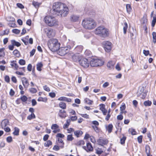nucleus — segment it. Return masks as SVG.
<instances>
[{
  "instance_id": "9b49d317",
  "label": "nucleus",
  "mask_w": 156,
  "mask_h": 156,
  "mask_svg": "<svg viewBox=\"0 0 156 156\" xmlns=\"http://www.w3.org/2000/svg\"><path fill=\"white\" fill-rule=\"evenodd\" d=\"M45 32L46 33L47 37L49 38L54 37L55 36V31L51 28L45 29Z\"/></svg>"
},
{
  "instance_id": "79ce46f5",
  "label": "nucleus",
  "mask_w": 156,
  "mask_h": 156,
  "mask_svg": "<svg viewBox=\"0 0 156 156\" xmlns=\"http://www.w3.org/2000/svg\"><path fill=\"white\" fill-rule=\"evenodd\" d=\"M74 139L72 134L68 135L67 136V140L68 141H72Z\"/></svg>"
},
{
  "instance_id": "4be33fe9",
  "label": "nucleus",
  "mask_w": 156,
  "mask_h": 156,
  "mask_svg": "<svg viewBox=\"0 0 156 156\" xmlns=\"http://www.w3.org/2000/svg\"><path fill=\"white\" fill-rule=\"evenodd\" d=\"M79 19V16H78L73 15L71 17L70 20L72 21L75 22L78 21Z\"/></svg>"
},
{
  "instance_id": "bf43d9fd",
  "label": "nucleus",
  "mask_w": 156,
  "mask_h": 156,
  "mask_svg": "<svg viewBox=\"0 0 156 156\" xmlns=\"http://www.w3.org/2000/svg\"><path fill=\"white\" fill-rule=\"evenodd\" d=\"M69 113L73 115H75L76 114V113L75 111L71 109H69Z\"/></svg>"
},
{
  "instance_id": "a878e982",
  "label": "nucleus",
  "mask_w": 156,
  "mask_h": 156,
  "mask_svg": "<svg viewBox=\"0 0 156 156\" xmlns=\"http://www.w3.org/2000/svg\"><path fill=\"white\" fill-rule=\"evenodd\" d=\"M70 122V119H67L66 120V122L63 126V128L64 129H66L68 128Z\"/></svg>"
},
{
  "instance_id": "f8f14e48",
  "label": "nucleus",
  "mask_w": 156,
  "mask_h": 156,
  "mask_svg": "<svg viewBox=\"0 0 156 156\" xmlns=\"http://www.w3.org/2000/svg\"><path fill=\"white\" fill-rule=\"evenodd\" d=\"M83 56L79 53H76L72 56L73 59L75 62L78 61L79 62L80 60L82 58Z\"/></svg>"
},
{
  "instance_id": "680f3d73",
  "label": "nucleus",
  "mask_w": 156,
  "mask_h": 156,
  "mask_svg": "<svg viewBox=\"0 0 156 156\" xmlns=\"http://www.w3.org/2000/svg\"><path fill=\"white\" fill-rule=\"evenodd\" d=\"M81 116L83 118L86 119H88L89 118V116L87 114H80Z\"/></svg>"
},
{
  "instance_id": "aec40b11",
  "label": "nucleus",
  "mask_w": 156,
  "mask_h": 156,
  "mask_svg": "<svg viewBox=\"0 0 156 156\" xmlns=\"http://www.w3.org/2000/svg\"><path fill=\"white\" fill-rule=\"evenodd\" d=\"M115 64L114 62L110 61L108 62L107 64V66L110 69H113L114 66Z\"/></svg>"
},
{
  "instance_id": "423d86ee",
  "label": "nucleus",
  "mask_w": 156,
  "mask_h": 156,
  "mask_svg": "<svg viewBox=\"0 0 156 156\" xmlns=\"http://www.w3.org/2000/svg\"><path fill=\"white\" fill-rule=\"evenodd\" d=\"M104 63L103 61L101 59L93 58L90 61V65L92 67H97L102 66Z\"/></svg>"
},
{
  "instance_id": "f257e3e1",
  "label": "nucleus",
  "mask_w": 156,
  "mask_h": 156,
  "mask_svg": "<svg viewBox=\"0 0 156 156\" xmlns=\"http://www.w3.org/2000/svg\"><path fill=\"white\" fill-rule=\"evenodd\" d=\"M95 34L102 37H106L109 34V30L103 26H99L94 30Z\"/></svg>"
},
{
  "instance_id": "c756f323",
  "label": "nucleus",
  "mask_w": 156,
  "mask_h": 156,
  "mask_svg": "<svg viewBox=\"0 0 156 156\" xmlns=\"http://www.w3.org/2000/svg\"><path fill=\"white\" fill-rule=\"evenodd\" d=\"M43 64L41 62H39L37 65V69L39 71H41V68L43 66Z\"/></svg>"
},
{
  "instance_id": "1a4fd4ad",
  "label": "nucleus",
  "mask_w": 156,
  "mask_h": 156,
  "mask_svg": "<svg viewBox=\"0 0 156 156\" xmlns=\"http://www.w3.org/2000/svg\"><path fill=\"white\" fill-rule=\"evenodd\" d=\"M80 65L84 68H88L90 64V62L88 59L83 57L81 60H80L79 62Z\"/></svg>"
},
{
  "instance_id": "6e6d98bb",
  "label": "nucleus",
  "mask_w": 156,
  "mask_h": 156,
  "mask_svg": "<svg viewBox=\"0 0 156 156\" xmlns=\"http://www.w3.org/2000/svg\"><path fill=\"white\" fill-rule=\"evenodd\" d=\"M60 148V146L57 145H55L53 147V149L55 151H58L59 150Z\"/></svg>"
},
{
  "instance_id": "052dcab7",
  "label": "nucleus",
  "mask_w": 156,
  "mask_h": 156,
  "mask_svg": "<svg viewBox=\"0 0 156 156\" xmlns=\"http://www.w3.org/2000/svg\"><path fill=\"white\" fill-rule=\"evenodd\" d=\"M91 53L90 51L89 50H86L84 52L85 55L87 56L90 55L91 54Z\"/></svg>"
},
{
  "instance_id": "49530a36",
  "label": "nucleus",
  "mask_w": 156,
  "mask_h": 156,
  "mask_svg": "<svg viewBox=\"0 0 156 156\" xmlns=\"http://www.w3.org/2000/svg\"><path fill=\"white\" fill-rule=\"evenodd\" d=\"M153 38V42L154 43H156V33L154 32L152 33Z\"/></svg>"
},
{
  "instance_id": "f704fd0d",
  "label": "nucleus",
  "mask_w": 156,
  "mask_h": 156,
  "mask_svg": "<svg viewBox=\"0 0 156 156\" xmlns=\"http://www.w3.org/2000/svg\"><path fill=\"white\" fill-rule=\"evenodd\" d=\"M152 104V102L151 101L147 100L144 101V105L145 106H150Z\"/></svg>"
},
{
  "instance_id": "cd10ccee",
  "label": "nucleus",
  "mask_w": 156,
  "mask_h": 156,
  "mask_svg": "<svg viewBox=\"0 0 156 156\" xmlns=\"http://www.w3.org/2000/svg\"><path fill=\"white\" fill-rule=\"evenodd\" d=\"M128 26L127 23L125 22L124 23L123 27V33L125 34H126V33L127 30L128 28Z\"/></svg>"
},
{
  "instance_id": "72a5a7b5",
  "label": "nucleus",
  "mask_w": 156,
  "mask_h": 156,
  "mask_svg": "<svg viewBox=\"0 0 156 156\" xmlns=\"http://www.w3.org/2000/svg\"><path fill=\"white\" fill-rule=\"evenodd\" d=\"M13 53L16 57H19L20 56V52L17 49L13 51Z\"/></svg>"
},
{
  "instance_id": "de8ad7c7",
  "label": "nucleus",
  "mask_w": 156,
  "mask_h": 156,
  "mask_svg": "<svg viewBox=\"0 0 156 156\" xmlns=\"http://www.w3.org/2000/svg\"><path fill=\"white\" fill-rule=\"evenodd\" d=\"M126 139V137L125 136H123L120 139V143L122 144H124L125 143V140Z\"/></svg>"
},
{
  "instance_id": "37998d69",
  "label": "nucleus",
  "mask_w": 156,
  "mask_h": 156,
  "mask_svg": "<svg viewBox=\"0 0 156 156\" xmlns=\"http://www.w3.org/2000/svg\"><path fill=\"white\" fill-rule=\"evenodd\" d=\"M84 101L85 103L88 104L89 105H91L92 104L93 102V101H91L88 98H86L84 100Z\"/></svg>"
},
{
  "instance_id": "f3484780",
  "label": "nucleus",
  "mask_w": 156,
  "mask_h": 156,
  "mask_svg": "<svg viewBox=\"0 0 156 156\" xmlns=\"http://www.w3.org/2000/svg\"><path fill=\"white\" fill-rule=\"evenodd\" d=\"M57 144L60 146V148H63L64 147V143L63 140L60 138H58L57 141H56Z\"/></svg>"
},
{
  "instance_id": "4c0bfd02",
  "label": "nucleus",
  "mask_w": 156,
  "mask_h": 156,
  "mask_svg": "<svg viewBox=\"0 0 156 156\" xmlns=\"http://www.w3.org/2000/svg\"><path fill=\"white\" fill-rule=\"evenodd\" d=\"M33 5L36 8H38L39 6L41 3L34 1H33L32 2Z\"/></svg>"
},
{
  "instance_id": "2eb2a0df",
  "label": "nucleus",
  "mask_w": 156,
  "mask_h": 156,
  "mask_svg": "<svg viewBox=\"0 0 156 156\" xmlns=\"http://www.w3.org/2000/svg\"><path fill=\"white\" fill-rule=\"evenodd\" d=\"M83 148L87 152L91 151L93 149V147L90 143H88L87 144V146H83Z\"/></svg>"
},
{
  "instance_id": "e433bc0d",
  "label": "nucleus",
  "mask_w": 156,
  "mask_h": 156,
  "mask_svg": "<svg viewBox=\"0 0 156 156\" xmlns=\"http://www.w3.org/2000/svg\"><path fill=\"white\" fill-rule=\"evenodd\" d=\"M126 7L127 12L129 13L132 9L131 5L129 4H127L126 5Z\"/></svg>"
},
{
  "instance_id": "338daca9",
  "label": "nucleus",
  "mask_w": 156,
  "mask_h": 156,
  "mask_svg": "<svg viewBox=\"0 0 156 156\" xmlns=\"http://www.w3.org/2000/svg\"><path fill=\"white\" fill-rule=\"evenodd\" d=\"M67 131L68 133H71L72 132H74V130L73 128H70L67 129Z\"/></svg>"
},
{
  "instance_id": "58836bf2",
  "label": "nucleus",
  "mask_w": 156,
  "mask_h": 156,
  "mask_svg": "<svg viewBox=\"0 0 156 156\" xmlns=\"http://www.w3.org/2000/svg\"><path fill=\"white\" fill-rule=\"evenodd\" d=\"M129 132L132 135H135L136 134V132L135 130L133 128H131L129 129Z\"/></svg>"
},
{
  "instance_id": "9d476101",
  "label": "nucleus",
  "mask_w": 156,
  "mask_h": 156,
  "mask_svg": "<svg viewBox=\"0 0 156 156\" xmlns=\"http://www.w3.org/2000/svg\"><path fill=\"white\" fill-rule=\"evenodd\" d=\"M102 44L106 52H109L111 51L112 45L111 42L109 41H105L103 42Z\"/></svg>"
},
{
  "instance_id": "0e129e2a",
  "label": "nucleus",
  "mask_w": 156,
  "mask_h": 156,
  "mask_svg": "<svg viewBox=\"0 0 156 156\" xmlns=\"http://www.w3.org/2000/svg\"><path fill=\"white\" fill-rule=\"evenodd\" d=\"M45 91L49 92L50 91V90L49 87L46 85H45L43 87Z\"/></svg>"
},
{
  "instance_id": "774afa93",
  "label": "nucleus",
  "mask_w": 156,
  "mask_h": 156,
  "mask_svg": "<svg viewBox=\"0 0 156 156\" xmlns=\"http://www.w3.org/2000/svg\"><path fill=\"white\" fill-rule=\"evenodd\" d=\"M123 119V116L121 114L117 116V119L118 120H121Z\"/></svg>"
},
{
  "instance_id": "c85d7f7f",
  "label": "nucleus",
  "mask_w": 156,
  "mask_h": 156,
  "mask_svg": "<svg viewBox=\"0 0 156 156\" xmlns=\"http://www.w3.org/2000/svg\"><path fill=\"white\" fill-rule=\"evenodd\" d=\"M11 42L12 44L14 46L19 47L21 45V44L19 42H17L14 40H12L11 41Z\"/></svg>"
},
{
  "instance_id": "393cba45",
  "label": "nucleus",
  "mask_w": 156,
  "mask_h": 156,
  "mask_svg": "<svg viewBox=\"0 0 156 156\" xmlns=\"http://www.w3.org/2000/svg\"><path fill=\"white\" fill-rule=\"evenodd\" d=\"M16 61H11V64H10V65L12 67L14 68V69L17 70L19 66L16 63Z\"/></svg>"
},
{
  "instance_id": "5701e85b",
  "label": "nucleus",
  "mask_w": 156,
  "mask_h": 156,
  "mask_svg": "<svg viewBox=\"0 0 156 156\" xmlns=\"http://www.w3.org/2000/svg\"><path fill=\"white\" fill-rule=\"evenodd\" d=\"M58 100L60 101H64L67 102H70L71 101V99L70 98H68L65 97H61L58 99Z\"/></svg>"
},
{
  "instance_id": "dca6fc26",
  "label": "nucleus",
  "mask_w": 156,
  "mask_h": 156,
  "mask_svg": "<svg viewBox=\"0 0 156 156\" xmlns=\"http://www.w3.org/2000/svg\"><path fill=\"white\" fill-rule=\"evenodd\" d=\"M100 110L102 111L104 115H106L107 112V110L105 108V105L103 104L100 105Z\"/></svg>"
},
{
  "instance_id": "0eeeda50",
  "label": "nucleus",
  "mask_w": 156,
  "mask_h": 156,
  "mask_svg": "<svg viewBox=\"0 0 156 156\" xmlns=\"http://www.w3.org/2000/svg\"><path fill=\"white\" fill-rule=\"evenodd\" d=\"M71 46L68 45L67 47H61L59 48L58 51V54L61 56H63L68 53L71 48Z\"/></svg>"
},
{
  "instance_id": "864d4df0",
  "label": "nucleus",
  "mask_w": 156,
  "mask_h": 156,
  "mask_svg": "<svg viewBox=\"0 0 156 156\" xmlns=\"http://www.w3.org/2000/svg\"><path fill=\"white\" fill-rule=\"evenodd\" d=\"M126 107L125 103H122V105L120 107V110L121 111H122L126 108Z\"/></svg>"
},
{
  "instance_id": "603ef678",
  "label": "nucleus",
  "mask_w": 156,
  "mask_h": 156,
  "mask_svg": "<svg viewBox=\"0 0 156 156\" xmlns=\"http://www.w3.org/2000/svg\"><path fill=\"white\" fill-rule=\"evenodd\" d=\"M20 99L23 102H25L27 100V98L26 96H23L21 97Z\"/></svg>"
},
{
  "instance_id": "f03ea898",
  "label": "nucleus",
  "mask_w": 156,
  "mask_h": 156,
  "mask_svg": "<svg viewBox=\"0 0 156 156\" xmlns=\"http://www.w3.org/2000/svg\"><path fill=\"white\" fill-rule=\"evenodd\" d=\"M82 25L85 29L92 30L96 27L97 23L94 20L91 18H89L83 20Z\"/></svg>"
},
{
  "instance_id": "b1692460",
  "label": "nucleus",
  "mask_w": 156,
  "mask_h": 156,
  "mask_svg": "<svg viewBox=\"0 0 156 156\" xmlns=\"http://www.w3.org/2000/svg\"><path fill=\"white\" fill-rule=\"evenodd\" d=\"M145 152L147 154V156H152V155L150 153V146L147 145L145 147Z\"/></svg>"
},
{
  "instance_id": "473e14b6",
  "label": "nucleus",
  "mask_w": 156,
  "mask_h": 156,
  "mask_svg": "<svg viewBox=\"0 0 156 156\" xmlns=\"http://www.w3.org/2000/svg\"><path fill=\"white\" fill-rule=\"evenodd\" d=\"M113 128V126L112 124H109L107 127V130L108 133H110L111 132Z\"/></svg>"
},
{
  "instance_id": "13d9d810",
  "label": "nucleus",
  "mask_w": 156,
  "mask_h": 156,
  "mask_svg": "<svg viewBox=\"0 0 156 156\" xmlns=\"http://www.w3.org/2000/svg\"><path fill=\"white\" fill-rule=\"evenodd\" d=\"M12 32L14 34H18L20 32V30L17 29H14L12 30Z\"/></svg>"
},
{
  "instance_id": "c9c22d12",
  "label": "nucleus",
  "mask_w": 156,
  "mask_h": 156,
  "mask_svg": "<svg viewBox=\"0 0 156 156\" xmlns=\"http://www.w3.org/2000/svg\"><path fill=\"white\" fill-rule=\"evenodd\" d=\"M29 91L32 94H34L36 93L37 91V90L35 88L31 87L29 89Z\"/></svg>"
},
{
  "instance_id": "2f4dec72",
  "label": "nucleus",
  "mask_w": 156,
  "mask_h": 156,
  "mask_svg": "<svg viewBox=\"0 0 156 156\" xmlns=\"http://www.w3.org/2000/svg\"><path fill=\"white\" fill-rule=\"evenodd\" d=\"M59 105L61 108L63 109H65L66 108V105L64 102H60Z\"/></svg>"
},
{
  "instance_id": "a19ab883",
  "label": "nucleus",
  "mask_w": 156,
  "mask_h": 156,
  "mask_svg": "<svg viewBox=\"0 0 156 156\" xmlns=\"http://www.w3.org/2000/svg\"><path fill=\"white\" fill-rule=\"evenodd\" d=\"M83 46L81 45L78 46L75 48L76 50L79 52H81L83 49Z\"/></svg>"
},
{
  "instance_id": "ea45409f",
  "label": "nucleus",
  "mask_w": 156,
  "mask_h": 156,
  "mask_svg": "<svg viewBox=\"0 0 156 156\" xmlns=\"http://www.w3.org/2000/svg\"><path fill=\"white\" fill-rule=\"evenodd\" d=\"M35 118V115L34 113H32L27 116V119L29 120H30L32 119H34Z\"/></svg>"
},
{
  "instance_id": "5fc2aeb1",
  "label": "nucleus",
  "mask_w": 156,
  "mask_h": 156,
  "mask_svg": "<svg viewBox=\"0 0 156 156\" xmlns=\"http://www.w3.org/2000/svg\"><path fill=\"white\" fill-rule=\"evenodd\" d=\"M84 144V142L83 140H80L77 142L76 145L78 146H80L82 145H83Z\"/></svg>"
},
{
  "instance_id": "8fccbe9b",
  "label": "nucleus",
  "mask_w": 156,
  "mask_h": 156,
  "mask_svg": "<svg viewBox=\"0 0 156 156\" xmlns=\"http://www.w3.org/2000/svg\"><path fill=\"white\" fill-rule=\"evenodd\" d=\"M6 141L8 143H10L12 141V137L11 136L7 137L6 139Z\"/></svg>"
},
{
  "instance_id": "6ab92c4d",
  "label": "nucleus",
  "mask_w": 156,
  "mask_h": 156,
  "mask_svg": "<svg viewBox=\"0 0 156 156\" xmlns=\"http://www.w3.org/2000/svg\"><path fill=\"white\" fill-rule=\"evenodd\" d=\"M66 112L64 110H60L58 113V115L61 118H65L66 117Z\"/></svg>"
},
{
  "instance_id": "4d7b16f0",
  "label": "nucleus",
  "mask_w": 156,
  "mask_h": 156,
  "mask_svg": "<svg viewBox=\"0 0 156 156\" xmlns=\"http://www.w3.org/2000/svg\"><path fill=\"white\" fill-rule=\"evenodd\" d=\"M77 117L76 116H72L70 117V121L71 120L73 121H76L77 119Z\"/></svg>"
},
{
  "instance_id": "ddd939ff",
  "label": "nucleus",
  "mask_w": 156,
  "mask_h": 156,
  "mask_svg": "<svg viewBox=\"0 0 156 156\" xmlns=\"http://www.w3.org/2000/svg\"><path fill=\"white\" fill-rule=\"evenodd\" d=\"M97 142L99 144L102 146L107 144L108 142L107 140L101 137H100L98 140Z\"/></svg>"
},
{
  "instance_id": "7ed1b4c3",
  "label": "nucleus",
  "mask_w": 156,
  "mask_h": 156,
  "mask_svg": "<svg viewBox=\"0 0 156 156\" xmlns=\"http://www.w3.org/2000/svg\"><path fill=\"white\" fill-rule=\"evenodd\" d=\"M48 44L49 48L52 51H56L60 47V44L55 39H52L48 41Z\"/></svg>"
},
{
  "instance_id": "412c9836",
  "label": "nucleus",
  "mask_w": 156,
  "mask_h": 156,
  "mask_svg": "<svg viewBox=\"0 0 156 156\" xmlns=\"http://www.w3.org/2000/svg\"><path fill=\"white\" fill-rule=\"evenodd\" d=\"M9 121L7 119H5L3 120L1 123V126L2 128L5 127L9 125Z\"/></svg>"
},
{
  "instance_id": "7c9ffc66",
  "label": "nucleus",
  "mask_w": 156,
  "mask_h": 156,
  "mask_svg": "<svg viewBox=\"0 0 156 156\" xmlns=\"http://www.w3.org/2000/svg\"><path fill=\"white\" fill-rule=\"evenodd\" d=\"M14 130L13 132V134L14 135L18 136L19 135V129L17 127H15L14 128Z\"/></svg>"
},
{
  "instance_id": "bb28decb",
  "label": "nucleus",
  "mask_w": 156,
  "mask_h": 156,
  "mask_svg": "<svg viewBox=\"0 0 156 156\" xmlns=\"http://www.w3.org/2000/svg\"><path fill=\"white\" fill-rule=\"evenodd\" d=\"M74 134L77 137H79L82 134L83 132L81 130H77L74 132Z\"/></svg>"
},
{
  "instance_id": "6e6552de",
  "label": "nucleus",
  "mask_w": 156,
  "mask_h": 156,
  "mask_svg": "<svg viewBox=\"0 0 156 156\" xmlns=\"http://www.w3.org/2000/svg\"><path fill=\"white\" fill-rule=\"evenodd\" d=\"M63 5L64 7L63 8V9L60 10L59 12H58V15L62 17L66 16L68 13L69 10L68 7L66 4H63Z\"/></svg>"
},
{
  "instance_id": "20e7f679",
  "label": "nucleus",
  "mask_w": 156,
  "mask_h": 156,
  "mask_svg": "<svg viewBox=\"0 0 156 156\" xmlns=\"http://www.w3.org/2000/svg\"><path fill=\"white\" fill-rule=\"evenodd\" d=\"M46 23L49 26H52L57 24V21L55 18L51 16H46L44 18Z\"/></svg>"
},
{
  "instance_id": "4468645a",
  "label": "nucleus",
  "mask_w": 156,
  "mask_h": 156,
  "mask_svg": "<svg viewBox=\"0 0 156 156\" xmlns=\"http://www.w3.org/2000/svg\"><path fill=\"white\" fill-rule=\"evenodd\" d=\"M21 81L24 87L27 88L29 85L28 80L25 77H23L21 78Z\"/></svg>"
},
{
  "instance_id": "a211bd4d",
  "label": "nucleus",
  "mask_w": 156,
  "mask_h": 156,
  "mask_svg": "<svg viewBox=\"0 0 156 156\" xmlns=\"http://www.w3.org/2000/svg\"><path fill=\"white\" fill-rule=\"evenodd\" d=\"M154 11H152L151 13V17H153V20L152 21V23H151V26H152L153 27L155 26V23H156V15H154V16L153 15L154 14Z\"/></svg>"
},
{
  "instance_id": "a18cd8bd",
  "label": "nucleus",
  "mask_w": 156,
  "mask_h": 156,
  "mask_svg": "<svg viewBox=\"0 0 156 156\" xmlns=\"http://www.w3.org/2000/svg\"><path fill=\"white\" fill-rule=\"evenodd\" d=\"M38 101H43L44 102H46L47 101V99L46 98H43L41 97H40L38 98Z\"/></svg>"
},
{
  "instance_id": "c03bdc74",
  "label": "nucleus",
  "mask_w": 156,
  "mask_h": 156,
  "mask_svg": "<svg viewBox=\"0 0 156 156\" xmlns=\"http://www.w3.org/2000/svg\"><path fill=\"white\" fill-rule=\"evenodd\" d=\"M52 144V142L50 140H48L44 144V146L47 147H49V146Z\"/></svg>"
},
{
  "instance_id": "39448f33",
  "label": "nucleus",
  "mask_w": 156,
  "mask_h": 156,
  "mask_svg": "<svg viewBox=\"0 0 156 156\" xmlns=\"http://www.w3.org/2000/svg\"><path fill=\"white\" fill-rule=\"evenodd\" d=\"M64 7L63 5V3L60 2H56L54 3L53 5V9L55 12L56 13L57 15L58 14L60 10L63 9Z\"/></svg>"
},
{
  "instance_id": "09e8293b",
  "label": "nucleus",
  "mask_w": 156,
  "mask_h": 156,
  "mask_svg": "<svg viewBox=\"0 0 156 156\" xmlns=\"http://www.w3.org/2000/svg\"><path fill=\"white\" fill-rule=\"evenodd\" d=\"M59 126L57 124H53L51 126V129H58Z\"/></svg>"
},
{
  "instance_id": "e2e57ef3",
  "label": "nucleus",
  "mask_w": 156,
  "mask_h": 156,
  "mask_svg": "<svg viewBox=\"0 0 156 156\" xmlns=\"http://www.w3.org/2000/svg\"><path fill=\"white\" fill-rule=\"evenodd\" d=\"M98 126H92V127L94 129V130L97 133L99 131V129L98 127Z\"/></svg>"
},
{
  "instance_id": "3c124183",
  "label": "nucleus",
  "mask_w": 156,
  "mask_h": 156,
  "mask_svg": "<svg viewBox=\"0 0 156 156\" xmlns=\"http://www.w3.org/2000/svg\"><path fill=\"white\" fill-rule=\"evenodd\" d=\"M19 63L21 65H24L25 64L26 62L25 60L21 59L19 60Z\"/></svg>"
},
{
  "instance_id": "69168bd1",
  "label": "nucleus",
  "mask_w": 156,
  "mask_h": 156,
  "mask_svg": "<svg viewBox=\"0 0 156 156\" xmlns=\"http://www.w3.org/2000/svg\"><path fill=\"white\" fill-rule=\"evenodd\" d=\"M56 136L57 137L63 138L65 136L64 134L60 133H58L57 134Z\"/></svg>"
}]
</instances>
